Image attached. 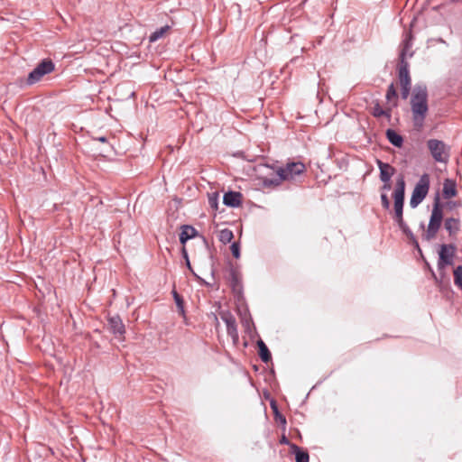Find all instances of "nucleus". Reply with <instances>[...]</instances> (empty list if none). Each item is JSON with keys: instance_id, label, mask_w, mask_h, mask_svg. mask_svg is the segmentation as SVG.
<instances>
[{"instance_id": "f03ea898", "label": "nucleus", "mask_w": 462, "mask_h": 462, "mask_svg": "<svg viewBox=\"0 0 462 462\" xmlns=\"http://www.w3.org/2000/svg\"><path fill=\"white\" fill-rule=\"evenodd\" d=\"M443 221V208L440 204L439 198L435 199L433 204V208L431 210V215L430 217V222L427 229L423 234V237L427 241H430L434 239L441 226Z\"/></svg>"}, {"instance_id": "dca6fc26", "label": "nucleus", "mask_w": 462, "mask_h": 462, "mask_svg": "<svg viewBox=\"0 0 462 462\" xmlns=\"http://www.w3.org/2000/svg\"><path fill=\"white\" fill-rule=\"evenodd\" d=\"M197 235V230L191 226H184L180 234V241L184 245L189 239Z\"/></svg>"}, {"instance_id": "1a4fd4ad", "label": "nucleus", "mask_w": 462, "mask_h": 462, "mask_svg": "<svg viewBox=\"0 0 462 462\" xmlns=\"http://www.w3.org/2000/svg\"><path fill=\"white\" fill-rule=\"evenodd\" d=\"M399 81L402 88V97L406 99L411 89V78L406 66H402L399 69Z\"/></svg>"}, {"instance_id": "423d86ee", "label": "nucleus", "mask_w": 462, "mask_h": 462, "mask_svg": "<svg viewBox=\"0 0 462 462\" xmlns=\"http://www.w3.org/2000/svg\"><path fill=\"white\" fill-rule=\"evenodd\" d=\"M306 167L302 162H291L284 168H280L277 171L280 180H289L294 179L295 176L303 173Z\"/></svg>"}, {"instance_id": "2eb2a0df", "label": "nucleus", "mask_w": 462, "mask_h": 462, "mask_svg": "<svg viewBox=\"0 0 462 462\" xmlns=\"http://www.w3.org/2000/svg\"><path fill=\"white\" fill-rule=\"evenodd\" d=\"M242 195L239 192L230 191L224 195L223 200L226 206L237 207L241 203Z\"/></svg>"}, {"instance_id": "4be33fe9", "label": "nucleus", "mask_w": 462, "mask_h": 462, "mask_svg": "<svg viewBox=\"0 0 462 462\" xmlns=\"http://www.w3.org/2000/svg\"><path fill=\"white\" fill-rule=\"evenodd\" d=\"M169 30H170L169 25H165V26L160 28L159 30H156L154 32H152L150 35V37H149L150 42H153L158 41L160 38L163 37L168 32Z\"/></svg>"}, {"instance_id": "5701e85b", "label": "nucleus", "mask_w": 462, "mask_h": 462, "mask_svg": "<svg viewBox=\"0 0 462 462\" xmlns=\"http://www.w3.org/2000/svg\"><path fill=\"white\" fill-rule=\"evenodd\" d=\"M233 237V232L227 228L221 230L218 235V238L223 244L230 243Z\"/></svg>"}, {"instance_id": "6ab92c4d", "label": "nucleus", "mask_w": 462, "mask_h": 462, "mask_svg": "<svg viewBox=\"0 0 462 462\" xmlns=\"http://www.w3.org/2000/svg\"><path fill=\"white\" fill-rule=\"evenodd\" d=\"M291 449L295 454L296 462H309L310 457L308 452L302 450L294 444L291 445Z\"/></svg>"}, {"instance_id": "f3484780", "label": "nucleus", "mask_w": 462, "mask_h": 462, "mask_svg": "<svg viewBox=\"0 0 462 462\" xmlns=\"http://www.w3.org/2000/svg\"><path fill=\"white\" fill-rule=\"evenodd\" d=\"M448 265H444L442 269H439V277L435 274L433 271H431L432 277L435 280L437 285L440 286L441 284L448 283L449 281L448 273L446 271Z\"/></svg>"}, {"instance_id": "0eeeda50", "label": "nucleus", "mask_w": 462, "mask_h": 462, "mask_svg": "<svg viewBox=\"0 0 462 462\" xmlns=\"http://www.w3.org/2000/svg\"><path fill=\"white\" fill-rule=\"evenodd\" d=\"M456 253L454 245H442L439 250L438 268L442 269L444 265H453Z\"/></svg>"}, {"instance_id": "9b49d317", "label": "nucleus", "mask_w": 462, "mask_h": 462, "mask_svg": "<svg viewBox=\"0 0 462 462\" xmlns=\"http://www.w3.org/2000/svg\"><path fill=\"white\" fill-rule=\"evenodd\" d=\"M378 166L380 169L381 180L385 183V185L383 186V189H390L389 181L391 180V177L393 175L395 170L390 164L384 163L382 162H378Z\"/></svg>"}, {"instance_id": "6e6552de", "label": "nucleus", "mask_w": 462, "mask_h": 462, "mask_svg": "<svg viewBox=\"0 0 462 462\" xmlns=\"http://www.w3.org/2000/svg\"><path fill=\"white\" fill-rule=\"evenodd\" d=\"M108 329L119 338V340L123 341L125 339V325L118 316H113L108 319Z\"/></svg>"}, {"instance_id": "473e14b6", "label": "nucleus", "mask_w": 462, "mask_h": 462, "mask_svg": "<svg viewBox=\"0 0 462 462\" xmlns=\"http://www.w3.org/2000/svg\"><path fill=\"white\" fill-rule=\"evenodd\" d=\"M281 442H282V443H288V440L286 439V438H285V437H282V441H281Z\"/></svg>"}, {"instance_id": "2f4dec72", "label": "nucleus", "mask_w": 462, "mask_h": 462, "mask_svg": "<svg viewBox=\"0 0 462 462\" xmlns=\"http://www.w3.org/2000/svg\"><path fill=\"white\" fill-rule=\"evenodd\" d=\"M95 139L101 143H106V138L105 136L96 137Z\"/></svg>"}, {"instance_id": "bb28decb", "label": "nucleus", "mask_w": 462, "mask_h": 462, "mask_svg": "<svg viewBox=\"0 0 462 462\" xmlns=\"http://www.w3.org/2000/svg\"><path fill=\"white\" fill-rule=\"evenodd\" d=\"M172 293H173V297H174L176 305L179 309V311L180 312L181 315H183L184 314L183 300H182L181 296L176 291H173Z\"/></svg>"}, {"instance_id": "c85d7f7f", "label": "nucleus", "mask_w": 462, "mask_h": 462, "mask_svg": "<svg viewBox=\"0 0 462 462\" xmlns=\"http://www.w3.org/2000/svg\"><path fill=\"white\" fill-rule=\"evenodd\" d=\"M232 254L235 258H239L240 256V248L237 243H233L230 246Z\"/></svg>"}, {"instance_id": "f704fd0d", "label": "nucleus", "mask_w": 462, "mask_h": 462, "mask_svg": "<svg viewBox=\"0 0 462 462\" xmlns=\"http://www.w3.org/2000/svg\"><path fill=\"white\" fill-rule=\"evenodd\" d=\"M183 253H184L185 257L187 258V254H186V249L185 248H183Z\"/></svg>"}, {"instance_id": "c756f323", "label": "nucleus", "mask_w": 462, "mask_h": 462, "mask_svg": "<svg viewBox=\"0 0 462 462\" xmlns=\"http://www.w3.org/2000/svg\"><path fill=\"white\" fill-rule=\"evenodd\" d=\"M381 200H382V205L383 207L385 208V209H388L389 207H390V201L388 199V197L386 194H382L381 195Z\"/></svg>"}, {"instance_id": "72a5a7b5", "label": "nucleus", "mask_w": 462, "mask_h": 462, "mask_svg": "<svg viewBox=\"0 0 462 462\" xmlns=\"http://www.w3.org/2000/svg\"><path fill=\"white\" fill-rule=\"evenodd\" d=\"M187 265H188V267H189V269L191 268V267H190L189 261V259H188V258H187Z\"/></svg>"}, {"instance_id": "9d476101", "label": "nucleus", "mask_w": 462, "mask_h": 462, "mask_svg": "<svg viewBox=\"0 0 462 462\" xmlns=\"http://www.w3.org/2000/svg\"><path fill=\"white\" fill-rule=\"evenodd\" d=\"M394 199V219L398 223L400 228L405 230V224L402 218V208L404 197L393 196Z\"/></svg>"}, {"instance_id": "a211bd4d", "label": "nucleus", "mask_w": 462, "mask_h": 462, "mask_svg": "<svg viewBox=\"0 0 462 462\" xmlns=\"http://www.w3.org/2000/svg\"><path fill=\"white\" fill-rule=\"evenodd\" d=\"M257 346H258V354H259V356L261 357V359L264 363L269 362L272 358V356H271V353H270L268 347L264 344V342L263 340H259L257 342Z\"/></svg>"}, {"instance_id": "cd10ccee", "label": "nucleus", "mask_w": 462, "mask_h": 462, "mask_svg": "<svg viewBox=\"0 0 462 462\" xmlns=\"http://www.w3.org/2000/svg\"><path fill=\"white\" fill-rule=\"evenodd\" d=\"M208 204L213 209H217V194L214 193L208 197Z\"/></svg>"}, {"instance_id": "4468645a", "label": "nucleus", "mask_w": 462, "mask_h": 462, "mask_svg": "<svg viewBox=\"0 0 462 462\" xmlns=\"http://www.w3.org/2000/svg\"><path fill=\"white\" fill-rule=\"evenodd\" d=\"M457 195V186L454 180L446 179L443 183L442 196L444 199H451Z\"/></svg>"}, {"instance_id": "aec40b11", "label": "nucleus", "mask_w": 462, "mask_h": 462, "mask_svg": "<svg viewBox=\"0 0 462 462\" xmlns=\"http://www.w3.org/2000/svg\"><path fill=\"white\" fill-rule=\"evenodd\" d=\"M386 136L389 142L396 147H401L402 144V137L392 129H388Z\"/></svg>"}, {"instance_id": "412c9836", "label": "nucleus", "mask_w": 462, "mask_h": 462, "mask_svg": "<svg viewBox=\"0 0 462 462\" xmlns=\"http://www.w3.org/2000/svg\"><path fill=\"white\" fill-rule=\"evenodd\" d=\"M386 99L388 103L391 104L392 106H397V93L395 87L393 83L389 86L387 89Z\"/></svg>"}, {"instance_id": "393cba45", "label": "nucleus", "mask_w": 462, "mask_h": 462, "mask_svg": "<svg viewBox=\"0 0 462 462\" xmlns=\"http://www.w3.org/2000/svg\"><path fill=\"white\" fill-rule=\"evenodd\" d=\"M404 191H405V182L402 178H400L397 180L396 188L393 192V196L404 197Z\"/></svg>"}, {"instance_id": "ddd939ff", "label": "nucleus", "mask_w": 462, "mask_h": 462, "mask_svg": "<svg viewBox=\"0 0 462 462\" xmlns=\"http://www.w3.org/2000/svg\"><path fill=\"white\" fill-rule=\"evenodd\" d=\"M460 226L461 222L458 217H448L444 222V227L451 237L457 235L460 230Z\"/></svg>"}, {"instance_id": "39448f33", "label": "nucleus", "mask_w": 462, "mask_h": 462, "mask_svg": "<svg viewBox=\"0 0 462 462\" xmlns=\"http://www.w3.org/2000/svg\"><path fill=\"white\" fill-rule=\"evenodd\" d=\"M54 69V64L51 60H42L36 68L29 74L28 83L34 84L39 81L44 75L51 73Z\"/></svg>"}, {"instance_id": "b1692460", "label": "nucleus", "mask_w": 462, "mask_h": 462, "mask_svg": "<svg viewBox=\"0 0 462 462\" xmlns=\"http://www.w3.org/2000/svg\"><path fill=\"white\" fill-rule=\"evenodd\" d=\"M454 283L462 289V265H458L453 271Z\"/></svg>"}, {"instance_id": "a878e982", "label": "nucleus", "mask_w": 462, "mask_h": 462, "mask_svg": "<svg viewBox=\"0 0 462 462\" xmlns=\"http://www.w3.org/2000/svg\"><path fill=\"white\" fill-rule=\"evenodd\" d=\"M390 108L389 109H383L379 104H376L374 107H373V115L375 116V117H381V116H390Z\"/></svg>"}, {"instance_id": "7c9ffc66", "label": "nucleus", "mask_w": 462, "mask_h": 462, "mask_svg": "<svg viewBox=\"0 0 462 462\" xmlns=\"http://www.w3.org/2000/svg\"><path fill=\"white\" fill-rule=\"evenodd\" d=\"M460 206H461V204L459 202H448L447 203V207H448L449 208H457Z\"/></svg>"}, {"instance_id": "f257e3e1", "label": "nucleus", "mask_w": 462, "mask_h": 462, "mask_svg": "<svg viewBox=\"0 0 462 462\" xmlns=\"http://www.w3.org/2000/svg\"><path fill=\"white\" fill-rule=\"evenodd\" d=\"M426 88L418 87L414 89L411 99V112L414 126L420 130L428 112Z\"/></svg>"}, {"instance_id": "20e7f679", "label": "nucleus", "mask_w": 462, "mask_h": 462, "mask_svg": "<svg viewBox=\"0 0 462 462\" xmlns=\"http://www.w3.org/2000/svg\"><path fill=\"white\" fill-rule=\"evenodd\" d=\"M427 146L436 162H448L449 157L448 149L442 141L430 139L427 142Z\"/></svg>"}, {"instance_id": "f8f14e48", "label": "nucleus", "mask_w": 462, "mask_h": 462, "mask_svg": "<svg viewBox=\"0 0 462 462\" xmlns=\"http://www.w3.org/2000/svg\"><path fill=\"white\" fill-rule=\"evenodd\" d=\"M220 317L226 325L227 334L232 337H237L236 323L234 316L227 311L220 312Z\"/></svg>"}, {"instance_id": "7ed1b4c3", "label": "nucleus", "mask_w": 462, "mask_h": 462, "mask_svg": "<svg viewBox=\"0 0 462 462\" xmlns=\"http://www.w3.org/2000/svg\"><path fill=\"white\" fill-rule=\"evenodd\" d=\"M430 189V175L423 174L417 184L415 185L411 199L410 205L411 208H416L426 198Z\"/></svg>"}]
</instances>
